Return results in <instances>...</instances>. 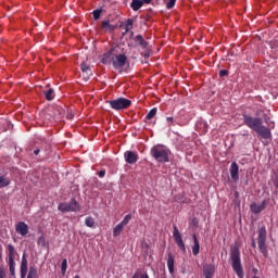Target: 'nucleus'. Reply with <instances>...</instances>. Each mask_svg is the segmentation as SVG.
Returning a JSON list of instances; mask_svg holds the SVG:
<instances>
[{
	"mask_svg": "<svg viewBox=\"0 0 278 278\" xmlns=\"http://www.w3.org/2000/svg\"><path fill=\"white\" fill-rule=\"evenodd\" d=\"M242 117L244 125H247L249 129H252V131H255L260 138H263V140H273L270 128L264 126V122L261 117H253L247 113H243Z\"/></svg>",
	"mask_w": 278,
	"mask_h": 278,
	"instance_id": "nucleus-1",
	"label": "nucleus"
},
{
	"mask_svg": "<svg viewBox=\"0 0 278 278\" xmlns=\"http://www.w3.org/2000/svg\"><path fill=\"white\" fill-rule=\"evenodd\" d=\"M230 261L232 270L239 278H243L244 269L242 268V258L240 257V247L238 244L230 248Z\"/></svg>",
	"mask_w": 278,
	"mask_h": 278,
	"instance_id": "nucleus-2",
	"label": "nucleus"
},
{
	"mask_svg": "<svg viewBox=\"0 0 278 278\" xmlns=\"http://www.w3.org/2000/svg\"><path fill=\"white\" fill-rule=\"evenodd\" d=\"M150 154L152 157L161 164L168 162V149L162 144H157L151 148Z\"/></svg>",
	"mask_w": 278,
	"mask_h": 278,
	"instance_id": "nucleus-3",
	"label": "nucleus"
},
{
	"mask_svg": "<svg viewBox=\"0 0 278 278\" xmlns=\"http://www.w3.org/2000/svg\"><path fill=\"white\" fill-rule=\"evenodd\" d=\"M106 103L110 104L111 110H115V112H122L123 110H129V108H131V100L127 98L108 100Z\"/></svg>",
	"mask_w": 278,
	"mask_h": 278,
	"instance_id": "nucleus-4",
	"label": "nucleus"
},
{
	"mask_svg": "<svg viewBox=\"0 0 278 278\" xmlns=\"http://www.w3.org/2000/svg\"><path fill=\"white\" fill-rule=\"evenodd\" d=\"M266 227L263 226L258 229L257 244L260 252L264 257H268V245H266Z\"/></svg>",
	"mask_w": 278,
	"mask_h": 278,
	"instance_id": "nucleus-5",
	"label": "nucleus"
},
{
	"mask_svg": "<svg viewBox=\"0 0 278 278\" xmlns=\"http://www.w3.org/2000/svg\"><path fill=\"white\" fill-rule=\"evenodd\" d=\"M113 68L118 71V73H124L129 68V64L127 63V55L125 54H117L113 59Z\"/></svg>",
	"mask_w": 278,
	"mask_h": 278,
	"instance_id": "nucleus-6",
	"label": "nucleus"
},
{
	"mask_svg": "<svg viewBox=\"0 0 278 278\" xmlns=\"http://www.w3.org/2000/svg\"><path fill=\"white\" fill-rule=\"evenodd\" d=\"M58 210L60 212H79L81 210V207L79 206V203L77 202V200L72 199L70 203L64 202V203H60L58 206Z\"/></svg>",
	"mask_w": 278,
	"mask_h": 278,
	"instance_id": "nucleus-7",
	"label": "nucleus"
},
{
	"mask_svg": "<svg viewBox=\"0 0 278 278\" xmlns=\"http://www.w3.org/2000/svg\"><path fill=\"white\" fill-rule=\"evenodd\" d=\"M173 236L177 247L182 251V253H186V244L184 243L181 232H179V228H177V226H174Z\"/></svg>",
	"mask_w": 278,
	"mask_h": 278,
	"instance_id": "nucleus-8",
	"label": "nucleus"
},
{
	"mask_svg": "<svg viewBox=\"0 0 278 278\" xmlns=\"http://www.w3.org/2000/svg\"><path fill=\"white\" fill-rule=\"evenodd\" d=\"M124 160L127 164H136L138 160H140V156L138 155V152L136 151H126L124 153Z\"/></svg>",
	"mask_w": 278,
	"mask_h": 278,
	"instance_id": "nucleus-9",
	"label": "nucleus"
},
{
	"mask_svg": "<svg viewBox=\"0 0 278 278\" xmlns=\"http://www.w3.org/2000/svg\"><path fill=\"white\" fill-rule=\"evenodd\" d=\"M27 270H28L27 253L24 252L22 256L21 268H20L21 278L27 277Z\"/></svg>",
	"mask_w": 278,
	"mask_h": 278,
	"instance_id": "nucleus-10",
	"label": "nucleus"
},
{
	"mask_svg": "<svg viewBox=\"0 0 278 278\" xmlns=\"http://www.w3.org/2000/svg\"><path fill=\"white\" fill-rule=\"evenodd\" d=\"M116 25L110 23L109 20H104L101 23V29L102 31H104V34H114V31L116 30Z\"/></svg>",
	"mask_w": 278,
	"mask_h": 278,
	"instance_id": "nucleus-11",
	"label": "nucleus"
},
{
	"mask_svg": "<svg viewBox=\"0 0 278 278\" xmlns=\"http://www.w3.org/2000/svg\"><path fill=\"white\" fill-rule=\"evenodd\" d=\"M240 166H238V163L232 162L230 165V177L235 184L240 179Z\"/></svg>",
	"mask_w": 278,
	"mask_h": 278,
	"instance_id": "nucleus-12",
	"label": "nucleus"
},
{
	"mask_svg": "<svg viewBox=\"0 0 278 278\" xmlns=\"http://www.w3.org/2000/svg\"><path fill=\"white\" fill-rule=\"evenodd\" d=\"M15 231L16 233H20V236L25 237L27 233H29V226H27L25 222H18L15 225Z\"/></svg>",
	"mask_w": 278,
	"mask_h": 278,
	"instance_id": "nucleus-13",
	"label": "nucleus"
},
{
	"mask_svg": "<svg viewBox=\"0 0 278 278\" xmlns=\"http://www.w3.org/2000/svg\"><path fill=\"white\" fill-rule=\"evenodd\" d=\"M216 274V266L213 264H205L203 266V275L205 278H214V275Z\"/></svg>",
	"mask_w": 278,
	"mask_h": 278,
	"instance_id": "nucleus-14",
	"label": "nucleus"
},
{
	"mask_svg": "<svg viewBox=\"0 0 278 278\" xmlns=\"http://www.w3.org/2000/svg\"><path fill=\"white\" fill-rule=\"evenodd\" d=\"M114 58H116V55L114 54V48H111L110 51L104 53V55L101 60V63L102 64H113L114 63Z\"/></svg>",
	"mask_w": 278,
	"mask_h": 278,
	"instance_id": "nucleus-15",
	"label": "nucleus"
},
{
	"mask_svg": "<svg viewBox=\"0 0 278 278\" xmlns=\"http://www.w3.org/2000/svg\"><path fill=\"white\" fill-rule=\"evenodd\" d=\"M250 210L253 214H261V212L266 210V200H264L261 204L252 203Z\"/></svg>",
	"mask_w": 278,
	"mask_h": 278,
	"instance_id": "nucleus-16",
	"label": "nucleus"
},
{
	"mask_svg": "<svg viewBox=\"0 0 278 278\" xmlns=\"http://www.w3.org/2000/svg\"><path fill=\"white\" fill-rule=\"evenodd\" d=\"M167 268H168L170 275L175 274V256H173V253L168 254Z\"/></svg>",
	"mask_w": 278,
	"mask_h": 278,
	"instance_id": "nucleus-17",
	"label": "nucleus"
},
{
	"mask_svg": "<svg viewBox=\"0 0 278 278\" xmlns=\"http://www.w3.org/2000/svg\"><path fill=\"white\" fill-rule=\"evenodd\" d=\"M134 41L138 47H141L142 49H147V47H149V43L147 42V40H144V37H142V35H137Z\"/></svg>",
	"mask_w": 278,
	"mask_h": 278,
	"instance_id": "nucleus-18",
	"label": "nucleus"
},
{
	"mask_svg": "<svg viewBox=\"0 0 278 278\" xmlns=\"http://www.w3.org/2000/svg\"><path fill=\"white\" fill-rule=\"evenodd\" d=\"M192 238H193L192 253H193V255H199V253L201 251V245L199 243V239L197 238V233H193Z\"/></svg>",
	"mask_w": 278,
	"mask_h": 278,
	"instance_id": "nucleus-19",
	"label": "nucleus"
},
{
	"mask_svg": "<svg viewBox=\"0 0 278 278\" xmlns=\"http://www.w3.org/2000/svg\"><path fill=\"white\" fill-rule=\"evenodd\" d=\"M142 5H144V2L142 0H131L130 2V8L134 12H138V10L142 8Z\"/></svg>",
	"mask_w": 278,
	"mask_h": 278,
	"instance_id": "nucleus-20",
	"label": "nucleus"
},
{
	"mask_svg": "<svg viewBox=\"0 0 278 278\" xmlns=\"http://www.w3.org/2000/svg\"><path fill=\"white\" fill-rule=\"evenodd\" d=\"M7 249H8L9 261L15 260L16 258V249L14 248V245L9 243Z\"/></svg>",
	"mask_w": 278,
	"mask_h": 278,
	"instance_id": "nucleus-21",
	"label": "nucleus"
},
{
	"mask_svg": "<svg viewBox=\"0 0 278 278\" xmlns=\"http://www.w3.org/2000/svg\"><path fill=\"white\" fill-rule=\"evenodd\" d=\"M27 278H38V267L36 265L29 267Z\"/></svg>",
	"mask_w": 278,
	"mask_h": 278,
	"instance_id": "nucleus-22",
	"label": "nucleus"
},
{
	"mask_svg": "<svg viewBox=\"0 0 278 278\" xmlns=\"http://www.w3.org/2000/svg\"><path fill=\"white\" fill-rule=\"evenodd\" d=\"M9 271L11 277H14V275H16V262L14 260L9 261Z\"/></svg>",
	"mask_w": 278,
	"mask_h": 278,
	"instance_id": "nucleus-23",
	"label": "nucleus"
},
{
	"mask_svg": "<svg viewBox=\"0 0 278 278\" xmlns=\"http://www.w3.org/2000/svg\"><path fill=\"white\" fill-rule=\"evenodd\" d=\"M197 128L200 130L201 134H207V123L206 122H199L197 124Z\"/></svg>",
	"mask_w": 278,
	"mask_h": 278,
	"instance_id": "nucleus-24",
	"label": "nucleus"
},
{
	"mask_svg": "<svg viewBox=\"0 0 278 278\" xmlns=\"http://www.w3.org/2000/svg\"><path fill=\"white\" fill-rule=\"evenodd\" d=\"M80 71H83L84 73H86V75L88 77H90V75H92V70L90 68V65H88L87 63H81L80 64Z\"/></svg>",
	"mask_w": 278,
	"mask_h": 278,
	"instance_id": "nucleus-25",
	"label": "nucleus"
},
{
	"mask_svg": "<svg viewBox=\"0 0 278 278\" xmlns=\"http://www.w3.org/2000/svg\"><path fill=\"white\" fill-rule=\"evenodd\" d=\"M45 97L47 101H53V99H55V91L52 88H50L47 91H45Z\"/></svg>",
	"mask_w": 278,
	"mask_h": 278,
	"instance_id": "nucleus-26",
	"label": "nucleus"
},
{
	"mask_svg": "<svg viewBox=\"0 0 278 278\" xmlns=\"http://www.w3.org/2000/svg\"><path fill=\"white\" fill-rule=\"evenodd\" d=\"M123 229H125V226H123L122 224H118L117 226H115L113 229L114 238H117V236H121V233L123 232Z\"/></svg>",
	"mask_w": 278,
	"mask_h": 278,
	"instance_id": "nucleus-27",
	"label": "nucleus"
},
{
	"mask_svg": "<svg viewBox=\"0 0 278 278\" xmlns=\"http://www.w3.org/2000/svg\"><path fill=\"white\" fill-rule=\"evenodd\" d=\"M174 201H176V203H186L187 199H186V194L184 193H178L174 197Z\"/></svg>",
	"mask_w": 278,
	"mask_h": 278,
	"instance_id": "nucleus-28",
	"label": "nucleus"
},
{
	"mask_svg": "<svg viewBox=\"0 0 278 278\" xmlns=\"http://www.w3.org/2000/svg\"><path fill=\"white\" fill-rule=\"evenodd\" d=\"M10 185V178H7L5 176H0V188H8Z\"/></svg>",
	"mask_w": 278,
	"mask_h": 278,
	"instance_id": "nucleus-29",
	"label": "nucleus"
},
{
	"mask_svg": "<svg viewBox=\"0 0 278 278\" xmlns=\"http://www.w3.org/2000/svg\"><path fill=\"white\" fill-rule=\"evenodd\" d=\"M155 114H157V108L151 109L146 116L147 121H151L152 118H155Z\"/></svg>",
	"mask_w": 278,
	"mask_h": 278,
	"instance_id": "nucleus-30",
	"label": "nucleus"
},
{
	"mask_svg": "<svg viewBox=\"0 0 278 278\" xmlns=\"http://www.w3.org/2000/svg\"><path fill=\"white\" fill-rule=\"evenodd\" d=\"M131 29H134V20L128 18L125 24V30L131 31Z\"/></svg>",
	"mask_w": 278,
	"mask_h": 278,
	"instance_id": "nucleus-31",
	"label": "nucleus"
},
{
	"mask_svg": "<svg viewBox=\"0 0 278 278\" xmlns=\"http://www.w3.org/2000/svg\"><path fill=\"white\" fill-rule=\"evenodd\" d=\"M85 225H86V227L93 228L94 227V218H92L90 216L86 217Z\"/></svg>",
	"mask_w": 278,
	"mask_h": 278,
	"instance_id": "nucleus-32",
	"label": "nucleus"
},
{
	"mask_svg": "<svg viewBox=\"0 0 278 278\" xmlns=\"http://www.w3.org/2000/svg\"><path fill=\"white\" fill-rule=\"evenodd\" d=\"M129 220H131V214H128L124 217V219L119 223L123 227H127L129 225Z\"/></svg>",
	"mask_w": 278,
	"mask_h": 278,
	"instance_id": "nucleus-33",
	"label": "nucleus"
},
{
	"mask_svg": "<svg viewBox=\"0 0 278 278\" xmlns=\"http://www.w3.org/2000/svg\"><path fill=\"white\" fill-rule=\"evenodd\" d=\"M66 268H68V261H66V258H64L61 263V270L62 274L65 275L66 274Z\"/></svg>",
	"mask_w": 278,
	"mask_h": 278,
	"instance_id": "nucleus-34",
	"label": "nucleus"
},
{
	"mask_svg": "<svg viewBox=\"0 0 278 278\" xmlns=\"http://www.w3.org/2000/svg\"><path fill=\"white\" fill-rule=\"evenodd\" d=\"M264 121L267 125H269V127H271V129H275V122H271L268 115H264Z\"/></svg>",
	"mask_w": 278,
	"mask_h": 278,
	"instance_id": "nucleus-35",
	"label": "nucleus"
},
{
	"mask_svg": "<svg viewBox=\"0 0 278 278\" xmlns=\"http://www.w3.org/2000/svg\"><path fill=\"white\" fill-rule=\"evenodd\" d=\"M101 9H97L92 12L94 21H99V18H101Z\"/></svg>",
	"mask_w": 278,
	"mask_h": 278,
	"instance_id": "nucleus-36",
	"label": "nucleus"
},
{
	"mask_svg": "<svg viewBox=\"0 0 278 278\" xmlns=\"http://www.w3.org/2000/svg\"><path fill=\"white\" fill-rule=\"evenodd\" d=\"M175 3H177V0H168L166 3V9L173 10V8H175Z\"/></svg>",
	"mask_w": 278,
	"mask_h": 278,
	"instance_id": "nucleus-37",
	"label": "nucleus"
},
{
	"mask_svg": "<svg viewBox=\"0 0 278 278\" xmlns=\"http://www.w3.org/2000/svg\"><path fill=\"white\" fill-rule=\"evenodd\" d=\"M141 56L144 58L146 60H149L151 58V50L147 49L141 52Z\"/></svg>",
	"mask_w": 278,
	"mask_h": 278,
	"instance_id": "nucleus-38",
	"label": "nucleus"
},
{
	"mask_svg": "<svg viewBox=\"0 0 278 278\" xmlns=\"http://www.w3.org/2000/svg\"><path fill=\"white\" fill-rule=\"evenodd\" d=\"M227 75H229V71H227V70L219 71V77H227Z\"/></svg>",
	"mask_w": 278,
	"mask_h": 278,
	"instance_id": "nucleus-39",
	"label": "nucleus"
},
{
	"mask_svg": "<svg viewBox=\"0 0 278 278\" xmlns=\"http://www.w3.org/2000/svg\"><path fill=\"white\" fill-rule=\"evenodd\" d=\"M0 278H8V275L5 274V269L3 267H0Z\"/></svg>",
	"mask_w": 278,
	"mask_h": 278,
	"instance_id": "nucleus-40",
	"label": "nucleus"
},
{
	"mask_svg": "<svg viewBox=\"0 0 278 278\" xmlns=\"http://www.w3.org/2000/svg\"><path fill=\"white\" fill-rule=\"evenodd\" d=\"M98 176L101 177V178L105 177V169L100 170L98 173Z\"/></svg>",
	"mask_w": 278,
	"mask_h": 278,
	"instance_id": "nucleus-41",
	"label": "nucleus"
},
{
	"mask_svg": "<svg viewBox=\"0 0 278 278\" xmlns=\"http://www.w3.org/2000/svg\"><path fill=\"white\" fill-rule=\"evenodd\" d=\"M58 112H59V118H62V116H64V110L58 109Z\"/></svg>",
	"mask_w": 278,
	"mask_h": 278,
	"instance_id": "nucleus-42",
	"label": "nucleus"
},
{
	"mask_svg": "<svg viewBox=\"0 0 278 278\" xmlns=\"http://www.w3.org/2000/svg\"><path fill=\"white\" fill-rule=\"evenodd\" d=\"M166 121H167V123H169V125H173V123H174L173 116L166 117Z\"/></svg>",
	"mask_w": 278,
	"mask_h": 278,
	"instance_id": "nucleus-43",
	"label": "nucleus"
},
{
	"mask_svg": "<svg viewBox=\"0 0 278 278\" xmlns=\"http://www.w3.org/2000/svg\"><path fill=\"white\" fill-rule=\"evenodd\" d=\"M251 247H252L253 249H255V248L257 247V244L255 243V240L252 241Z\"/></svg>",
	"mask_w": 278,
	"mask_h": 278,
	"instance_id": "nucleus-44",
	"label": "nucleus"
},
{
	"mask_svg": "<svg viewBox=\"0 0 278 278\" xmlns=\"http://www.w3.org/2000/svg\"><path fill=\"white\" fill-rule=\"evenodd\" d=\"M38 153H40V149H36V150L34 151V154H35V155H38Z\"/></svg>",
	"mask_w": 278,
	"mask_h": 278,
	"instance_id": "nucleus-45",
	"label": "nucleus"
},
{
	"mask_svg": "<svg viewBox=\"0 0 278 278\" xmlns=\"http://www.w3.org/2000/svg\"><path fill=\"white\" fill-rule=\"evenodd\" d=\"M240 197V193L238 191H235V199H238Z\"/></svg>",
	"mask_w": 278,
	"mask_h": 278,
	"instance_id": "nucleus-46",
	"label": "nucleus"
},
{
	"mask_svg": "<svg viewBox=\"0 0 278 278\" xmlns=\"http://www.w3.org/2000/svg\"><path fill=\"white\" fill-rule=\"evenodd\" d=\"M141 1H143V3L149 4V3H151V1H153V0H141Z\"/></svg>",
	"mask_w": 278,
	"mask_h": 278,
	"instance_id": "nucleus-47",
	"label": "nucleus"
},
{
	"mask_svg": "<svg viewBox=\"0 0 278 278\" xmlns=\"http://www.w3.org/2000/svg\"><path fill=\"white\" fill-rule=\"evenodd\" d=\"M1 257H3V253L0 251V260H1Z\"/></svg>",
	"mask_w": 278,
	"mask_h": 278,
	"instance_id": "nucleus-48",
	"label": "nucleus"
},
{
	"mask_svg": "<svg viewBox=\"0 0 278 278\" xmlns=\"http://www.w3.org/2000/svg\"><path fill=\"white\" fill-rule=\"evenodd\" d=\"M275 186L278 188V181L275 182Z\"/></svg>",
	"mask_w": 278,
	"mask_h": 278,
	"instance_id": "nucleus-49",
	"label": "nucleus"
},
{
	"mask_svg": "<svg viewBox=\"0 0 278 278\" xmlns=\"http://www.w3.org/2000/svg\"><path fill=\"white\" fill-rule=\"evenodd\" d=\"M12 278H16V274H14V276H11Z\"/></svg>",
	"mask_w": 278,
	"mask_h": 278,
	"instance_id": "nucleus-50",
	"label": "nucleus"
},
{
	"mask_svg": "<svg viewBox=\"0 0 278 278\" xmlns=\"http://www.w3.org/2000/svg\"><path fill=\"white\" fill-rule=\"evenodd\" d=\"M253 278H260V277H257V276H254Z\"/></svg>",
	"mask_w": 278,
	"mask_h": 278,
	"instance_id": "nucleus-51",
	"label": "nucleus"
},
{
	"mask_svg": "<svg viewBox=\"0 0 278 278\" xmlns=\"http://www.w3.org/2000/svg\"><path fill=\"white\" fill-rule=\"evenodd\" d=\"M74 278H79V276H75Z\"/></svg>",
	"mask_w": 278,
	"mask_h": 278,
	"instance_id": "nucleus-52",
	"label": "nucleus"
}]
</instances>
